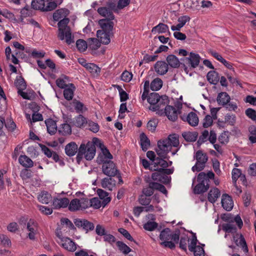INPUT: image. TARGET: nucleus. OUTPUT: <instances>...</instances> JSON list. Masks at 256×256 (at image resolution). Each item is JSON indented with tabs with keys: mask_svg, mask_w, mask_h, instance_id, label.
I'll return each instance as SVG.
<instances>
[{
	"mask_svg": "<svg viewBox=\"0 0 256 256\" xmlns=\"http://www.w3.org/2000/svg\"><path fill=\"white\" fill-rule=\"evenodd\" d=\"M80 210H86L90 207V200L88 198H81L79 199Z\"/></svg>",
	"mask_w": 256,
	"mask_h": 256,
	"instance_id": "obj_51",
	"label": "nucleus"
},
{
	"mask_svg": "<svg viewBox=\"0 0 256 256\" xmlns=\"http://www.w3.org/2000/svg\"><path fill=\"white\" fill-rule=\"evenodd\" d=\"M50 194L46 191L42 192L38 196V201L42 204H48L52 200Z\"/></svg>",
	"mask_w": 256,
	"mask_h": 256,
	"instance_id": "obj_35",
	"label": "nucleus"
},
{
	"mask_svg": "<svg viewBox=\"0 0 256 256\" xmlns=\"http://www.w3.org/2000/svg\"><path fill=\"white\" fill-rule=\"evenodd\" d=\"M168 64L164 61H158L154 64V70L157 74L164 75L168 71Z\"/></svg>",
	"mask_w": 256,
	"mask_h": 256,
	"instance_id": "obj_21",
	"label": "nucleus"
},
{
	"mask_svg": "<svg viewBox=\"0 0 256 256\" xmlns=\"http://www.w3.org/2000/svg\"><path fill=\"white\" fill-rule=\"evenodd\" d=\"M180 145L178 138L176 134H170L164 139L158 142V148L156 152L158 156L162 158H166L172 147L178 148Z\"/></svg>",
	"mask_w": 256,
	"mask_h": 256,
	"instance_id": "obj_2",
	"label": "nucleus"
},
{
	"mask_svg": "<svg viewBox=\"0 0 256 256\" xmlns=\"http://www.w3.org/2000/svg\"><path fill=\"white\" fill-rule=\"evenodd\" d=\"M197 241H198V240L196 238V234H194L192 236V238L191 239L190 243L188 246V250L190 252H193V251H194V250H196V248L198 246H196V244H197Z\"/></svg>",
	"mask_w": 256,
	"mask_h": 256,
	"instance_id": "obj_63",
	"label": "nucleus"
},
{
	"mask_svg": "<svg viewBox=\"0 0 256 256\" xmlns=\"http://www.w3.org/2000/svg\"><path fill=\"white\" fill-rule=\"evenodd\" d=\"M140 138L142 148L144 151H146L150 146V140L144 133L140 134Z\"/></svg>",
	"mask_w": 256,
	"mask_h": 256,
	"instance_id": "obj_40",
	"label": "nucleus"
},
{
	"mask_svg": "<svg viewBox=\"0 0 256 256\" xmlns=\"http://www.w3.org/2000/svg\"><path fill=\"white\" fill-rule=\"evenodd\" d=\"M62 246L68 252H74L76 250V244L70 238H62L60 242Z\"/></svg>",
	"mask_w": 256,
	"mask_h": 256,
	"instance_id": "obj_17",
	"label": "nucleus"
},
{
	"mask_svg": "<svg viewBox=\"0 0 256 256\" xmlns=\"http://www.w3.org/2000/svg\"><path fill=\"white\" fill-rule=\"evenodd\" d=\"M196 161L206 164L208 158L206 154L203 153L202 150H198L195 156Z\"/></svg>",
	"mask_w": 256,
	"mask_h": 256,
	"instance_id": "obj_49",
	"label": "nucleus"
},
{
	"mask_svg": "<svg viewBox=\"0 0 256 256\" xmlns=\"http://www.w3.org/2000/svg\"><path fill=\"white\" fill-rule=\"evenodd\" d=\"M152 186H154L155 190H158L164 194H167L168 191L164 185L158 182H152Z\"/></svg>",
	"mask_w": 256,
	"mask_h": 256,
	"instance_id": "obj_62",
	"label": "nucleus"
},
{
	"mask_svg": "<svg viewBox=\"0 0 256 256\" xmlns=\"http://www.w3.org/2000/svg\"><path fill=\"white\" fill-rule=\"evenodd\" d=\"M154 190V186H152V182L149 184V186L148 187L144 188L142 190V194L150 196L153 194Z\"/></svg>",
	"mask_w": 256,
	"mask_h": 256,
	"instance_id": "obj_56",
	"label": "nucleus"
},
{
	"mask_svg": "<svg viewBox=\"0 0 256 256\" xmlns=\"http://www.w3.org/2000/svg\"><path fill=\"white\" fill-rule=\"evenodd\" d=\"M158 226L156 222L148 221L144 224V230L148 231H152L155 230Z\"/></svg>",
	"mask_w": 256,
	"mask_h": 256,
	"instance_id": "obj_55",
	"label": "nucleus"
},
{
	"mask_svg": "<svg viewBox=\"0 0 256 256\" xmlns=\"http://www.w3.org/2000/svg\"><path fill=\"white\" fill-rule=\"evenodd\" d=\"M168 97L166 96H160L158 102L156 106H150L149 109L153 112L158 111V114L164 113L163 110L165 107L168 106Z\"/></svg>",
	"mask_w": 256,
	"mask_h": 256,
	"instance_id": "obj_8",
	"label": "nucleus"
},
{
	"mask_svg": "<svg viewBox=\"0 0 256 256\" xmlns=\"http://www.w3.org/2000/svg\"><path fill=\"white\" fill-rule=\"evenodd\" d=\"M74 89L75 87L72 84H70V86L64 89V96L66 100H72Z\"/></svg>",
	"mask_w": 256,
	"mask_h": 256,
	"instance_id": "obj_36",
	"label": "nucleus"
},
{
	"mask_svg": "<svg viewBox=\"0 0 256 256\" xmlns=\"http://www.w3.org/2000/svg\"><path fill=\"white\" fill-rule=\"evenodd\" d=\"M214 174L212 171H209L207 174L200 172L198 176V184L194 189V192L196 194H203L206 192L210 187V179H214Z\"/></svg>",
	"mask_w": 256,
	"mask_h": 256,
	"instance_id": "obj_4",
	"label": "nucleus"
},
{
	"mask_svg": "<svg viewBox=\"0 0 256 256\" xmlns=\"http://www.w3.org/2000/svg\"><path fill=\"white\" fill-rule=\"evenodd\" d=\"M160 95L156 92H152L148 98V102L150 104V106H156L158 102Z\"/></svg>",
	"mask_w": 256,
	"mask_h": 256,
	"instance_id": "obj_47",
	"label": "nucleus"
},
{
	"mask_svg": "<svg viewBox=\"0 0 256 256\" xmlns=\"http://www.w3.org/2000/svg\"><path fill=\"white\" fill-rule=\"evenodd\" d=\"M87 124L88 126V129L90 131L94 133H96L98 132L100 130V126L97 123L94 122L92 120H88V121Z\"/></svg>",
	"mask_w": 256,
	"mask_h": 256,
	"instance_id": "obj_58",
	"label": "nucleus"
},
{
	"mask_svg": "<svg viewBox=\"0 0 256 256\" xmlns=\"http://www.w3.org/2000/svg\"><path fill=\"white\" fill-rule=\"evenodd\" d=\"M222 229L228 233H234L236 231V227L232 224L228 223L222 225Z\"/></svg>",
	"mask_w": 256,
	"mask_h": 256,
	"instance_id": "obj_54",
	"label": "nucleus"
},
{
	"mask_svg": "<svg viewBox=\"0 0 256 256\" xmlns=\"http://www.w3.org/2000/svg\"><path fill=\"white\" fill-rule=\"evenodd\" d=\"M26 230L28 232V237L30 240H35L38 230V224L36 220L34 219H30L27 223Z\"/></svg>",
	"mask_w": 256,
	"mask_h": 256,
	"instance_id": "obj_11",
	"label": "nucleus"
},
{
	"mask_svg": "<svg viewBox=\"0 0 256 256\" xmlns=\"http://www.w3.org/2000/svg\"><path fill=\"white\" fill-rule=\"evenodd\" d=\"M232 179L234 183L236 184V180L240 176L242 173L241 170L238 168H234L232 170Z\"/></svg>",
	"mask_w": 256,
	"mask_h": 256,
	"instance_id": "obj_59",
	"label": "nucleus"
},
{
	"mask_svg": "<svg viewBox=\"0 0 256 256\" xmlns=\"http://www.w3.org/2000/svg\"><path fill=\"white\" fill-rule=\"evenodd\" d=\"M158 124V120L156 119H152L150 120L147 124V128L152 132L156 130Z\"/></svg>",
	"mask_w": 256,
	"mask_h": 256,
	"instance_id": "obj_53",
	"label": "nucleus"
},
{
	"mask_svg": "<svg viewBox=\"0 0 256 256\" xmlns=\"http://www.w3.org/2000/svg\"><path fill=\"white\" fill-rule=\"evenodd\" d=\"M76 48L80 52H84L88 48L86 42L82 39L78 40L76 42Z\"/></svg>",
	"mask_w": 256,
	"mask_h": 256,
	"instance_id": "obj_52",
	"label": "nucleus"
},
{
	"mask_svg": "<svg viewBox=\"0 0 256 256\" xmlns=\"http://www.w3.org/2000/svg\"><path fill=\"white\" fill-rule=\"evenodd\" d=\"M155 172L152 174V178L154 180L158 181L164 184H168L170 180V177L164 174L160 169L156 170Z\"/></svg>",
	"mask_w": 256,
	"mask_h": 256,
	"instance_id": "obj_15",
	"label": "nucleus"
},
{
	"mask_svg": "<svg viewBox=\"0 0 256 256\" xmlns=\"http://www.w3.org/2000/svg\"><path fill=\"white\" fill-rule=\"evenodd\" d=\"M70 11L66 8L56 10L53 14V18L55 21H58V38L61 40L65 39L66 42L70 44L74 42V36H72L71 30L68 26L70 19L66 18L69 14Z\"/></svg>",
	"mask_w": 256,
	"mask_h": 256,
	"instance_id": "obj_1",
	"label": "nucleus"
},
{
	"mask_svg": "<svg viewBox=\"0 0 256 256\" xmlns=\"http://www.w3.org/2000/svg\"><path fill=\"white\" fill-rule=\"evenodd\" d=\"M58 132L62 136L70 135L72 134V128L68 124H62L58 129Z\"/></svg>",
	"mask_w": 256,
	"mask_h": 256,
	"instance_id": "obj_37",
	"label": "nucleus"
},
{
	"mask_svg": "<svg viewBox=\"0 0 256 256\" xmlns=\"http://www.w3.org/2000/svg\"><path fill=\"white\" fill-rule=\"evenodd\" d=\"M47 131L50 135L54 134L58 130L56 122L52 118H48L45 120Z\"/></svg>",
	"mask_w": 256,
	"mask_h": 256,
	"instance_id": "obj_25",
	"label": "nucleus"
},
{
	"mask_svg": "<svg viewBox=\"0 0 256 256\" xmlns=\"http://www.w3.org/2000/svg\"><path fill=\"white\" fill-rule=\"evenodd\" d=\"M74 223L78 228H82L86 231V232H88L89 230H93L94 228L93 223L85 219H76Z\"/></svg>",
	"mask_w": 256,
	"mask_h": 256,
	"instance_id": "obj_13",
	"label": "nucleus"
},
{
	"mask_svg": "<svg viewBox=\"0 0 256 256\" xmlns=\"http://www.w3.org/2000/svg\"><path fill=\"white\" fill-rule=\"evenodd\" d=\"M221 202L223 208L227 211H230L233 208L232 200L228 194H222Z\"/></svg>",
	"mask_w": 256,
	"mask_h": 256,
	"instance_id": "obj_22",
	"label": "nucleus"
},
{
	"mask_svg": "<svg viewBox=\"0 0 256 256\" xmlns=\"http://www.w3.org/2000/svg\"><path fill=\"white\" fill-rule=\"evenodd\" d=\"M168 118L173 122L178 118V111L176 108L171 106H166L164 108V112Z\"/></svg>",
	"mask_w": 256,
	"mask_h": 256,
	"instance_id": "obj_20",
	"label": "nucleus"
},
{
	"mask_svg": "<svg viewBox=\"0 0 256 256\" xmlns=\"http://www.w3.org/2000/svg\"><path fill=\"white\" fill-rule=\"evenodd\" d=\"M32 10L28 5H26L20 11L21 22L23 21L24 18L32 16Z\"/></svg>",
	"mask_w": 256,
	"mask_h": 256,
	"instance_id": "obj_43",
	"label": "nucleus"
},
{
	"mask_svg": "<svg viewBox=\"0 0 256 256\" xmlns=\"http://www.w3.org/2000/svg\"><path fill=\"white\" fill-rule=\"evenodd\" d=\"M182 136L186 141L194 142L196 140L198 134L197 132H183Z\"/></svg>",
	"mask_w": 256,
	"mask_h": 256,
	"instance_id": "obj_39",
	"label": "nucleus"
},
{
	"mask_svg": "<svg viewBox=\"0 0 256 256\" xmlns=\"http://www.w3.org/2000/svg\"><path fill=\"white\" fill-rule=\"evenodd\" d=\"M250 133L249 136V140L252 143H256V127L250 126L248 128Z\"/></svg>",
	"mask_w": 256,
	"mask_h": 256,
	"instance_id": "obj_57",
	"label": "nucleus"
},
{
	"mask_svg": "<svg viewBox=\"0 0 256 256\" xmlns=\"http://www.w3.org/2000/svg\"><path fill=\"white\" fill-rule=\"evenodd\" d=\"M88 46L92 50H96L100 46V42L96 38H90L88 40Z\"/></svg>",
	"mask_w": 256,
	"mask_h": 256,
	"instance_id": "obj_48",
	"label": "nucleus"
},
{
	"mask_svg": "<svg viewBox=\"0 0 256 256\" xmlns=\"http://www.w3.org/2000/svg\"><path fill=\"white\" fill-rule=\"evenodd\" d=\"M74 125L78 128H82L87 124L88 121L82 115L80 114L74 118Z\"/></svg>",
	"mask_w": 256,
	"mask_h": 256,
	"instance_id": "obj_38",
	"label": "nucleus"
},
{
	"mask_svg": "<svg viewBox=\"0 0 256 256\" xmlns=\"http://www.w3.org/2000/svg\"><path fill=\"white\" fill-rule=\"evenodd\" d=\"M18 162L22 166L26 168H30L34 165L32 160L26 155L20 156L18 158Z\"/></svg>",
	"mask_w": 256,
	"mask_h": 256,
	"instance_id": "obj_32",
	"label": "nucleus"
},
{
	"mask_svg": "<svg viewBox=\"0 0 256 256\" xmlns=\"http://www.w3.org/2000/svg\"><path fill=\"white\" fill-rule=\"evenodd\" d=\"M86 68L94 76H98L100 72V68L92 63H88Z\"/></svg>",
	"mask_w": 256,
	"mask_h": 256,
	"instance_id": "obj_42",
	"label": "nucleus"
},
{
	"mask_svg": "<svg viewBox=\"0 0 256 256\" xmlns=\"http://www.w3.org/2000/svg\"><path fill=\"white\" fill-rule=\"evenodd\" d=\"M166 60L168 66L169 65L172 68H178L180 66V62L178 58L174 54L168 55L167 56Z\"/></svg>",
	"mask_w": 256,
	"mask_h": 256,
	"instance_id": "obj_31",
	"label": "nucleus"
},
{
	"mask_svg": "<svg viewBox=\"0 0 256 256\" xmlns=\"http://www.w3.org/2000/svg\"><path fill=\"white\" fill-rule=\"evenodd\" d=\"M40 146L42 152L48 158H52L55 162H58L60 166H64V164L63 160H60L59 156L56 152L51 150L45 145L40 144Z\"/></svg>",
	"mask_w": 256,
	"mask_h": 256,
	"instance_id": "obj_9",
	"label": "nucleus"
},
{
	"mask_svg": "<svg viewBox=\"0 0 256 256\" xmlns=\"http://www.w3.org/2000/svg\"><path fill=\"white\" fill-rule=\"evenodd\" d=\"M32 8L42 11H51L56 8L55 2H46L44 0H33L31 3Z\"/></svg>",
	"mask_w": 256,
	"mask_h": 256,
	"instance_id": "obj_5",
	"label": "nucleus"
},
{
	"mask_svg": "<svg viewBox=\"0 0 256 256\" xmlns=\"http://www.w3.org/2000/svg\"><path fill=\"white\" fill-rule=\"evenodd\" d=\"M102 170L104 174L109 177L115 176L119 172L116 164L110 160L102 164Z\"/></svg>",
	"mask_w": 256,
	"mask_h": 256,
	"instance_id": "obj_6",
	"label": "nucleus"
},
{
	"mask_svg": "<svg viewBox=\"0 0 256 256\" xmlns=\"http://www.w3.org/2000/svg\"><path fill=\"white\" fill-rule=\"evenodd\" d=\"M220 191L218 188H214L211 189L208 196V201L211 203H214L220 196Z\"/></svg>",
	"mask_w": 256,
	"mask_h": 256,
	"instance_id": "obj_33",
	"label": "nucleus"
},
{
	"mask_svg": "<svg viewBox=\"0 0 256 256\" xmlns=\"http://www.w3.org/2000/svg\"><path fill=\"white\" fill-rule=\"evenodd\" d=\"M245 114L248 118L252 120H256V112L254 109L251 108H248L246 110Z\"/></svg>",
	"mask_w": 256,
	"mask_h": 256,
	"instance_id": "obj_64",
	"label": "nucleus"
},
{
	"mask_svg": "<svg viewBox=\"0 0 256 256\" xmlns=\"http://www.w3.org/2000/svg\"><path fill=\"white\" fill-rule=\"evenodd\" d=\"M94 142L95 144H98V146L101 149L102 154L109 158V160L112 158V156L110 153L108 149L104 146V145L101 142V141L96 138H94Z\"/></svg>",
	"mask_w": 256,
	"mask_h": 256,
	"instance_id": "obj_30",
	"label": "nucleus"
},
{
	"mask_svg": "<svg viewBox=\"0 0 256 256\" xmlns=\"http://www.w3.org/2000/svg\"><path fill=\"white\" fill-rule=\"evenodd\" d=\"M68 210L71 212H75L80 210V200L78 198H74L68 204Z\"/></svg>",
	"mask_w": 256,
	"mask_h": 256,
	"instance_id": "obj_45",
	"label": "nucleus"
},
{
	"mask_svg": "<svg viewBox=\"0 0 256 256\" xmlns=\"http://www.w3.org/2000/svg\"><path fill=\"white\" fill-rule=\"evenodd\" d=\"M200 59L201 58L199 54L190 52L188 57L181 59V60L184 61L186 64H188L190 68H194L198 66Z\"/></svg>",
	"mask_w": 256,
	"mask_h": 256,
	"instance_id": "obj_10",
	"label": "nucleus"
},
{
	"mask_svg": "<svg viewBox=\"0 0 256 256\" xmlns=\"http://www.w3.org/2000/svg\"><path fill=\"white\" fill-rule=\"evenodd\" d=\"M110 198H106V199L100 200L98 198H94L90 200V207L95 209H98L102 206L104 207L110 201Z\"/></svg>",
	"mask_w": 256,
	"mask_h": 256,
	"instance_id": "obj_16",
	"label": "nucleus"
},
{
	"mask_svg": "<svg viewBox=\"0 0 256 256\" xmlns=\"http://www.w3.org/2000/svg\"><path fill=\"white\" fill-rule=\"evenodd\" d=\"M162 86V81L160 78L154 79L150 83V88L153 91L158 90Z\"/></svg>",
	"mask_w": 256,
	"mask_h": 256,
	"instance_id": "obj_44",
	"label": "nucleus"
},
{
	"mask_svg": "<svg viewBox=\"0 0 256 256\" xmlns=\"http://www.w3.org/2000/svg\"><path fill=\"white\" fill-rule=\"evenodd\" d=\"M116 244L119 250L124 254H128L132 251V249L122 242L118 241Z\"/></svg>",
	"mask_w": 256,
	"mask_h": 256,
	"instance_id": "obj_46",
	"label": "nucleus"
},
{
	"mask_svg": "<svg viewBox=\"0 0 256 256\" xmlns=\"http://www.w3.org/2000/svg\"><path fill=\"white\" fill-rule=\"evenodd\" d=\"M213 120L214 118L210 115H206L203 120V127L207 128L211 126L213 122Z\"/></svg>",
	"mask_w": 256,
	"mask_h": 256,
	"instance_id": "obj_61",
	"label": "nucleus"
},
{
	"mask_svg": "<svg viewBox=\"0 0 256 256\" xmlns=\"http://www.w3.org/2000/svg\"><path fill=\"white\" fill-rule=\"evenodd\" d=\"M64 150L67 156H72L75 155L77 152H78V148L76 143L72 142L65 146Z\"/></svg>",
	"mask_w": 256,
	"mask_h": 256,
	"instance_id": "obj_23",
	"label": "nucleus"
},
{
	"mask_svg": "<svg viewBox=\"0 0 256 256\" xmlns=\"http://www.w3.org/2000/svg\"><path fill=\"white\" fill-rule=\"evenodd\" d=\"M165 159H168V156H166V158H162V157H158L154 162V163L151 164L150 170H159L160 168H166L169 166L168 163V162L165 160Z\"/></svg>",
	"mask_w": 256,
	"mask_h": 256,
	"instance_id": "obj_12",
	"label": "nucleus"
},
{
	"mask_svg": "<svg viewBox=\"0 0 256 256\" xmlns=\"http://www.w3.org/2000/svg\"><path fill=\"white\" fill-rule=\"evenodd\" d=\"M69 202L70 200L66 198H56L54 200L52 205L54 208L58 209L67 207Z\"/></svg>",
	"mask_w": 256,
	"mask_h": 256,
	"instance_id": "obj_24",
	"label": "nucleus"
},
{
	"mask_svg": "<svg viewBox=\"0 0 256 256\" xmlns=\"http://www.w3.org/2000/svg\"><path fill=\"white\" fill-rule=\"evenodd\" d=\"M102 186L109 190H112L116 186V180L111 177L105 178L102 180Z\"/></svg>",
	"mask_w": 256,
	"mask_h": 256,
	"instance_id": "obj_27",
	"label": "nucleus"
},
{
	"mask_svg": "<svg viewBox=\"0 0 256 256\" xmlns=\"http://www.w3.org/2000/svg\"><path fill=\"white\" fill-rule=\"evenodd\" d=\"M15 84L18 90H25L26 88V82L24 78L21 76L16 80Z\"/></svg>",
	"mask_w": 256,
	"mask_h": 256,
	"instance_id": "obj_50",
	"label": "nucleus"
},
{
	"mask_svg": "<svg viewBox=\"0 0 256 256\" xmlns=\"http://www.w3.org/2000/svg\"><path fill=\"white\" fill-rule=\"evenodd\" d=\"M160 238L164 241L172 240L174 242L178 243L180 239V232L178 230L172 233L170 228H164L160 232Z\"/></svg>",
	"mask_w": 256,
	"mask_h": 256,
	"instance_id": "obj_7",
	"label": "nucleus"
},
{
	"mask_svg": "<svg viewBox=\"0 0 256 256\" xmlns=\"http://www.w3.org/2000/svg\"><path fill=\"white\" fill-rule=\"evenodd\" d=\"M167 32H168V26L163 23H160L156 26H154L152 30V32L155 34L156 32L162 34Z\"/></svg>",
	"mask_w": 256,
	"mask_h": 256,
	"instance_id": "obj_41",
	"label": "nucleus"
},
{
	"mask_svg": "<svg viewBox=\"0 0 256 256\" xmlns=\"http://www.w3.org/2000/svg\"><path fill=\"white\" fill-rule=\"evenodd\" d=\"M112 20L108 19L100 20L98 24L102 29L100 30H104L106 32L111 34L114 27V22L112 21Z\"/></svg>",
	"mask_w": 256,
	"mask_h": 256,
	"instance_id": "obj_19",
	"label": "nucleus"
},
{
	"mask_svg": "<svg viewBox=\"0 0 256 256\" xmlns=\"http://www.w3.org/2000/svg\"><path fill=\"white\" fill-rule=\"evenodd\" d=\"M96 145L98 146V144H95L94 142H88L86 144H82L78 150L76 160L78 163H80L83 158H84L87 160H91L94 158L96 155Z\"/></svg>",
	"mask_w": 256,
	"mask_h": 256,
	"instance_id": "obj_3",
	"label": "nucleus"
},
{
	"mask_svg": "<svg viewBox=\"0 0 256 256\" xmlns=\"http://www.w3.org/2000/svg\"><path fill=\"white\" fill-rule=\"evenodd\" d=\"M236 244L240 247L244 252H248V249L246 240L241 234H236L233 236Z\"/></svg>",
	"mask_w": 256,
	"mask_h": 256,
	"instance_id": "obj_14",
	"label": "nucleus"
},
{
	"mask_svg": "<svg viewBox=\"0 0 256 256\" xmlns=\"http://www.w3.org/2000/svg\"><path fill=\"white\" fill-rule=\"evenodd\" d=\"M182 119L184 121H186L188 124L192 126H195L198 124V118L197 114L194 112H190L187 116H183Z\"/></svg>",
	"mask_w": 256,
	"mask_h": 256,
	"instance_id": "obj_18",
	"label": "nucleus"
},
{
	"mask_svg": "<svg viewBox=\"0 0 256 256\" xmlns=\"http://www.w3.org/2000/svg\"><path fill=\"white\" fill-rule=\"evenodd\" d=\"M111 34L106 32L104 30H98L96 32L97 37L100 43L104 44H108L110 40V35Z\"/></svg>",
	"mask_w": 256,
	"mask_h": 256,
	"instance_id": "obj_26",
	"label": "nucleus"
},
{
	"mask_svg": "<svg viewBox=\"0 0 256 256\" xmlns=\"http://www.w3.org/2000/svg\"><path fill=\"white\" fill-rule=\"evenodd\" d=\"M119 92L120 102H124L128 98V94L120 86H116Z\"/></svg>",
	"mask_w": 256,
	"mask_h": 256,
	"instance_id": "obj_60",
	"label": "nucleus"
},
{
	"mask_svg": "<svg viewBox=\"0 0 256 256\" xmlns=\"http://www.w3.org/2000/svg\"><path fill=\"white\" fill-rule=\"evenodd\" d=\"M206 78L210 83L216 84L220 80V76L218 72L214 70L210 71L207 75Z\"/></svg>",
	"mask_w": 256,
	"mask_h": 256,
	"instance_id": "obj_34",
	"label": "nucleus"
},
{
	"mask_svg": "<svg viewBox=\"0 0 256 256\" xmlns=\"http://www.w3.org/2000/svg\"><path fill=\"white\" fill-rule=\"evenodd\" d=\"M97 11L101 16L106 18V19L114 20V16L113 14V12L106 6L99 8Z\"/></svg>",
	"mask_w": 256,
	"mask_h": 256,
	"instance_id": "obj_28",
	"label": "nucleus"
},
{
	"mask_svg": "<svg viewBox=\"0 0 256 256\" xmlns=\"http://www.w3.org/2000/svg\"><path fill=\"white\" fill-rule=\"evenodd\" d=\"M230 96L226 92H222L218 94L216 100L219 105L222 106L227 104L230 101Z\"/></svg>",
	"mask_w": 256,
	"mask_h": 256,
	"instance_id": "obj_29",
	"label": "nucleus"
}]
</instances>
